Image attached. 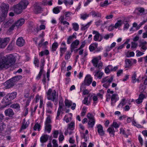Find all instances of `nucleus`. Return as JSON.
Instances as JSON below:
<instances>
[{
	"mask_svg": "<svg viewBox=\"0 0 147 147\" xmlns=\"http://www.w3.org/2000/svg\"><path fill=\"white\" fill-rule=\"evenodd\" d=\"M16 59L12 54L2 57L0 55V69L3 68L7 69L12 66L15 63Z\"/></svg>",
	"mask_w": 147,
	"mask_h": 147,
	"instance_id": "1",
	"label": "nucleus"
},
{
	"mask_svg": "<svg viewBox=\"0 0 147 147\" xmlns=\"http://www.w3.org/2000/svg\"><path fill=\"white\" fill-rule=\"evenodd\" d=\"M101 59V57L99 56L97 57L93 58L91 61L93 66L96 68L98 69L97 71L95 72V74L94 75V76L97 77L99 72L102 69L103 66L102 62L100 61Z\"/></svg>",
	"mask_w": 147,
	"mask_h": 147,
	"instance_id": "2",
	"label": "nucleus"
},
{
	"mask_svg": "<svg viewBox=\"0 0 147 147\" xmlns=\"http://www.w3.org/2000/svg\"><path fill=\"white\" fill-rule=\"evenodd\" d=\"M47 96V98L49 100H51L55 102V104L57 103L58 95L57 94L55 90H52L51 89H49L46 93Z\"/></svg>",
	"mask_w": 147,
	"mask_h": 147,
	"instance_id": "3",
	"label": "nucleus"
},
{
	"mask_svg": "<svg viewBox=\"0 0 147 147\" xmlns=\"http://www.w3.org/2000/svg\"><path fill=\"white\" fill-rule=\"evenodd\" d=\"M22 76L20 75L15 76L6 81L4 83L6 88L8 89L13 87L18 81L21 79Z\"/></svg>",
	"mask_w": 147,
	"mask_h": 147,
	"instance_id": "4",
	"label": "nucleus"
},
{
	"mask_svg": "<svg viewBox=\"0 0 147 147\" xmlns=\"http://www.w3.org/2000/svg\"><path fill=\"white\" fill-rule=\"evenodd\" d=\"M92 78L91 77V76L89 74L87 75L80 86V90H81L83 88H85L86 86H89L92 83Z\"/></svg>",
	"mask_w": 147,
	"mask_h": 147,
	"instance_id": "5",
	"label": "nucleus"
},
{
	"mask_svg": "<svg viewBox=\"0 0 147 147\" xmlns=\"http://www.w3.org/2000/svg\"><path fill=\"white\" fill-rule=\"evenodd\" d=\"M41 5V4L38 3H34L33 11L35 13H40L42 11L43 9L42 8Z\"/></svg>",
	"mask_w": 147,
	"mask_h": 147,
	"instance_id": "6",
	"label": "nucleus"
},
{
	"mask_svg": "<svg viewBox=\"0 0 147 147\" xmlns=\"http://www.w3.org/2000/svg\"><path fill=\"white\" fill-rule=\"evenodd\" d=\"M125 68H129L132 66L134 64H136L137 62V60L135 59H126L125 60Z\"/></svg>",
	"mask_w": 147,
	"mask_h": 147,
	"instance_id": "7",
	"label": "nucleus"
},
{
	"mask_svg": "<svg viewBox=\"0 0 147 147\" xmlns=\"http://www.w3.org/2000/svg\"><path fill=\"white\" fill-rule=\"evenodd\" d=\"M10 39L9 38L7 37L4 38H0V48L5 47L9 42Z\"/></svg>",
	"mask_w": 147,
	"mask_h": 147,
	"instance_id": "8",
	"label": "nucleus"
},
{
	"mask_svg": "<svg viewBox=\"0 0 147 147\" xmlns=\"http://www.w3.org/2000/svg\"><path fill=\"white\" fill-rule=\"evenodd\" d=\"M13 9L15 13L17 14L21 13L23 10L18 3L14 5L13 7Z\"/></svg>",
	"mask_w": 147,
	"mask_h": 147,
	"instance_id": "9",
	"label": "nucleus"
},
{
	"mask_svg": "<svg viewBox=\"0 0 147 147\" xmlns=\"http://www.w3.org/2000/svg\"><path fill=\"white\" fill-rule=\"evenodd\" d=\"M1 11L2 13H7L9 8V5L7 3H3L1 6Z\"/></svg>",
	"mask_w": 147,
	"mask_h": 147,
	"instance_id": "10",
	"label": "nucleus"
},
{
	"mask_svg": "<svg viewBox=\"0 0 147 147\" xmlns=\"http://www.w3.org/2000/svg\"><path fill=\"white\" fill-rule=\"evenodd\" d=\"M9 99L7 95L3 98L1 102L2 104H4L3 105L5 107L11 103V100Z\"/></svg>",
	"mask_w": 147,
	"mask_h": 147,
	"instance_id": "11",
	"label": "nucleus"
},
{
	"mask_svg": "<svg viewBox=\"0 0 147 147\" xmlns=\"http://www.w3.org/2000/svg\"><path fill=\"white\" fill-rule=\"evenodd\" d=\"M79 43V41L77 39L72 42L70 46V50L71 53L73 51L74 49L78 47V46Z\"/></svg>",
	"mask_w": 147,
	"mask_h": 147,
	"instance_id": "12",
	"label": "nucleus"
},
{
	"mask_svg": "<svg viewBox=\"0 0 147 147\" xmlns=\"http://www.w3.org/2000/svg\"><path fill=\"white\" fill-rule=\"evenodd\" d=\"M119 98L118 95L116 94H113L111 97V104L113 106L114 104L118 100Z\"/></svg>",
	"mask_w": 147,
	"mask_h": 147,
	"instance_id": "13",
	"label": "nucleus"
},
{
	"mask_svg": "<svg viewBox=\"0 0 147 147\" xmlns=\"http://www.w3.org/2000/svg\"><path fill=\"white\" fill-rule=\"evenodd\" d=\"M19 5L23 9H25L28 4V0H22L19 3Z\"/></svg>",
	"mask_w": 147,
	"mask_h": 147,
	"instance_id": "14",
	"label": "nucleus"
},
{
	"mask_svg": "<svg viewBox=\"0 0 147 147\" xmlns=\"http://www.w3.org/2000/svg\"><path fill=\"white\" fill-rule=\"evenodd\" d=\"M4 113L6 116L10 117H12L14 114L13 110L10 108L5 110Z\"/></svg>",
	"mask_w": 147,
	"mask_h": 147,
	"instance_id": "15",
	"label": "nucleus"
},
{
	"mask_svg": "<svg viewBox=\"0 0 147 147\" xmlns=\"http://www.w3.org/2000/svg\"><path fill=\"white\" fill-rule=\"evenodd\" d=\"M147 42L146 41H141L140 42L139 46L141 47V50H143L144 51L147 49Z\"/></svg>",
	"mask_w": 147,
	"mask_h": 147,
	"instance_id": "16",
	"label": "nucleus"
},
{
	"mask_svg": "<svg viewBox=\"0 0 147 147\" xmlns=\"http://www.w3.org/2000/svg\"><path fill=\"white\" fill-rule=\"evenodd\" d=\"M25 22V20L23 18H21L18 20L15 23V24L17 28H19L22 26Z\"/></svg>",
	"mask_w": 147,
	"mask_h": 147,
	"instance_id": "17",
	"label": "nucleus"
},
{
	"mask_svg": "<svg viewBox=\"0 0 147 147\" xmlns=\"http://www.w3.org/2000/svg\"><path fill=\"white\" fill-rule=\"evenodd\" d=\"M25 41L22 37H20L17 40L16 44L19 47H22L24 44Z\"/></svg>",
	"mask_w": 147,
	"mask_h": 147,
	"instance_id": "18",
	"label": "nucleus"
},
{
	"mask_svg": "<svg viewBox=\"0 0 147 147\" xmlns=\"http://www.w3.org/2000/svg\"><path fill=\"white\" fill-rule=\"evenodd\" d=\"M17 95V93L15 92L9 93L7 94V96L11 101L15 98L16 97Z\"/></svg>",
	"mask_w": 147,
	"mask_h": 147,
	"instance_id": "19",
	"label": "nucleus"
},
{
	"mask_svg": "<svg viewBox=\"0 0 147 147\" xmlns=\"http://www.w3.org/2000/svg\"><path fill=\"white\" fill-rule=\"evenodd\" d=\"M76 33L75 32L72 35L69 36L67 39V44L69 45L70 44L74 38L76 39Z\"/></svg>",
	"mask_w": 147,
	"mask_h": 147,
	"instance_id": "20",
	"label": "nucleus"
},
{
	"mask_svg": "<svg viewBox=\"0 0 147 147\" xmlns=\"http://www.w3.org/2000/svg\"><path fill=\"white\" fill-rule=\"evenodd\" d=\"M98 132L99 135L101 136H103L105 134V132L103 131V127L100 124L97 125Z\"/></svg>",
	"mask_w": 147,
	"mask_h": 147,
	"instance_id": "21",
	"label": "nucleus"
},
{
	"mask_svg": "<svg viewBox=\"0 0 147 147\" xmlns=\"http://www.w3.org/2000/svg\"><path fill=\"white\" fill-rule=\"evenodd\" d=\"M90 15H91L92 17H100L101 16V13L98 11H95L92 10L90 13Z\"/></svg>",
	"mask_w": 147,
	"mask_h": 147,
	"instance_id": "22",
	"label": "nucleus"
},
{
	"mask_svg": "<svg viewBox=\"0 0 147 147\" xmlns=\"http://www.w3.org/2000/svg\"><path fill=\"white\" fill-rule=\"evenodd\" d=\"M113 79V76H111L110 78L108 77H105L102 79L101 82L102 83H104L105 82H107L108 83H111Z\"/></svg>",
	"mask_w": 147,
	"mask_h": 147,
	"instance_id": "23",
	"label": "nucleus"
},
{
	"mask_svg": "<svg viewBox=\"0 0 147 147\" xmlns=\"http://www.w3.org/2000/svg\"><path fill=\"white\" fill-rule=\"evenodd\" d=\"M92 33L93 34H95L94 37V40L95 41H99L100 34L98 32L94 30L93 31Z\"/></svg>",
	"mask_w": 147,
	"mask_h": 147,
	"instance_id": "24",
	"label": "nucleus"
},
{
	"mask_svg": "<svg viewBox=\"0 0 147 147\" xmlns=\"http://www.w3.org/2000/svg\"><path fill=\"white\" fill-rule=\"evenodd\" d=\"M48 138L49 136L47 134L42 136L40 138V142L42 143L45 142L48 140Z\"/></svg>",
	"mask_w": 147,
	"mask_h": 147,
	"instance_id": "25",
	"label": "nucleus"
},
{
	"mask_svg": "<svg viewBox=\"0 0 147 147\" xmlns=\"http://www.w3.org/2000/svg\"><path fill=\"white\" fill-rule=\"evenodd\" d=\"M95 119H92H92L88 120V125L89 127L93 128L95 124Z\"/></svg>",
	"mask_w": 147,
	"mask_h": 147,
	"instance_id": "26",
	"label": "nucleus"
},
{
	"mask_svg": "<svg viewBox=\"0 0 147 147\" xmlns=\"http://www.w3.org/2000/svg\"><path fill=\"white\" fill-rule=\"evenodd\" d=\"M10 107L18 110H20V105L17 103L12 104L10 106Z\"/></svg>",
	"mask_w": 147,
	"mask_h": 147,
	"instance_id": "27",
	"label": "nucleus"
},
{
	"mask_svg": "<svg viewBox=\"0 0 147 147\" xmlns=\"http://www.w3.org/2000/svg\"><path fill=\"white\" fill-rule=\"evenodd\" d=\"M75 123L74 121L71 122L70 123L68 124L67 129L73 130L74 129Z\"/></svg>",
	"mask_w": 147,
	"mask_h": 147,
	"instance_id": "28",
	"label": "nucleus"
},
{
	"mask_svg": "<svg viewBox=\"0 0 147 147\" xmlns=\"http://www.w3.org/2000/svg\"><path fill=\"white\" fill-rule=\"evenodd\" d=\"M7 13H2L0 14V22L4 21L7 16Z\"/></svg>",
	"mask_w": 147,
	"mask_h": 147,
	"instance_id": "29",
	"label": "nucleus"
},
{
	"mask_svg": "<svg viewBox=\"0 0 147 147\" xmlns=\"http://www.w3.org/2000/svg\"><path fill=\"white\" fill-rule=\"evenodd\" d=\"M107 131L109 133L111 136L113 137L114 136L115 131L113 128L109 127L107 129Z\"/></svg>",
	"mask_w": 147,
	"mask_h": 147,
	"instance_id": "30",
	"label": "nucleus"
},
{
	"mask_svg": "<svg viewBox=\"0 0 147 147\" xmlns=\"http://www.w3.org/2000/svg\"><path fill=\"white\" fill-rule=\"evenodd\" d=\"M98 47L97 44H93L90 45L89 47V49L90 51H93L95 50L96 48Z\"/></svg>",
	"mask_w": 147,
	"mask_h": 147,
	"instance_id": "31",
	"label": "nucleus"
},
{
	"mask_svg": "<svg viewBox=\"0 0 147 147\" xmlns=\"http://www.w3.org/2000/svg\"><path fill=\"white\" fill-rule=\"evenodd\" d=\"M45 130L49 133H50L51 129V124H45Z\"/></svg>",
	"mask_w": 147,
	"mask_h": 147,
	"instance_id": "32",
	"label": "nucleus"
},
{
	"mask_svg": "<svg viewBox=\"0 0 147 147\" xmlns=\"http://www.w3.org/2000/svg\"><path fill=\"white\" fill-rule=\"evenodd\" d=\"M58 46V43L57 42H54L53 43L52 46V51L53 52L55 51L57 48Z\"/></svg>",
	"mask_w": 147,
	"mask_h": 147,
	"instance_id": "33",
	"label": "nucleus"
},
{
	"mask_svg": "<svg viewBox=\"0 0 147 147\" xmlns=\"http://www.w3.org/2000/svg\"><path fill=\"white\" fill-rule=\"evenodd\" d=\"M59 8L61 9V7L57 6L56 7L54 8L53 9V11L54 13L55 14H58L60 12V10Z\"/></svg>",
	"mask_w": 147,
	"mask_h": 147,
	"instance_id": "34",
	"label": "nucleus"
},
{
	"mask_svg": "<svg viewBox=\"0 0 147 147\" xmlns=\"http://www.w3.org/2000/svg\"><path fill=\"white\" fill-rule=\"evenodd\" d=\"M51 116L48 115L45 122V124H51Z\"/></svg>",
	"mask_w": 147,
	"mask_h": 147,
	"instance_id": "35",
	"label": "nucleus"
},
{
	"mask_svg": "<svg viewBox=\"0 0 147 147\" xmlns=\"http://www.w3.org/2000/svg\"><path fill=\"white\" fill-rule=\"evenodd\" d=\"M72 102L67 99H66L65 101V105L68 108H69L72 105Z\"/></svg>",
	"mask_w": 147,
	"mask_h": 147,
	"instance_id": "36",
	"label": "nucleus"
},
{
	"mask_svg": "<svg viewBox=\"0 0 147 147\" xmlns=\"http://www.w3.org/2000/svg\"><path fill=\"white\" fill-rule=\"evenodd\" d=\"M122 24V20H118L117 22H116L115 25L114 26V27L115 28H117L119 27H120L121 26Z\"/></svg>",
	"mask_w": 147,
	"mask_h": 147,
	"instance_id": "37",
	"label": "nucleus"
},
{
	"mask_svg": "<svg viewBox=\"0 0 147 147\" xmlns=\"http://www.w3.org/2000/svg\"><path fill=\"white\" fill-rule=\"evenodd\" d=\"M114 36L113 34V33H110L109 34H107L105 35L103 37L106 40H108L109 38H112Z\"/></svg>",
	"mask_w": 147,
	"mask_h": 147,
	"instance_id": "38",
	"label": "nucleus"
},
{
	"mask_svg": "<svg viewBox=\"0 0 147 147\" xmlns=\"http://www.w3.org/2000/svg\"><path fill=\"white\" fill-rule=\"evenodd\" d=\"M59 107L58 109L62 110V109L64 105L63 100V99H61L59 102Z\"/></svg>",
	"mask_w": 147,
	"mask_h": 147,
	"instance_id": "39",
	"label": "nucleus"
},
{
	"mask_svg": "<svg viewBox=\"0 0 147 147\" xmlns=\"http://www.w3.org/2000/svg\"><path fill=\"white\" fill-rule=\"evenodd\" d=\"M64 3L66 6H67L68 4L72 5L73 3V0H64L63 1Z\"/></svg>",
	"mask_w": 147,
	"mask_h": 147,
	"instance_id": "40",
	"label": "nucleus"
},
{
	"mask_svg": "<svg viewBox=\"0 0 147 147\" xmlns=\"http://www.w3.org/2000/svg\"><path fill=\"white\" fill-rule=\"evenodd\" d=\"M73 29L75 31H78L79 28L78 24L76 23L72 24Z\"/></svg>",
	"mask_w": 147,
	"mask_h": 147,
	"instance_id": "41",
	"label": "nucleus"
},
{
	"mask_svg": "<svg viewBox=\"0 0 147 147\" xmlns=\"http://www.w3.org/2000/svg\"><path fill=\"white\" fill-rule=\"evenodd\" d=\"M92 21H91L90 22H88L87 24L85 26H82L81 28V29L82 30H85L91 24Z\"/></svg>",
	"mask_w": 147,
	"mask_h": 147,
	"instance_id": "42",
	"label": "nucleus"
},
{
	"mask_svg": "<svg viewBox=\"0 0 147 147\" xmlns=\"http://www.w3.org/2000/svg\"><path fill=\"white\" fill-rule=\"evenodd\" d=\"M40 125L38 123H36L33 129L35 131H36L37 129H38V131H39L40 129Z\"/></svg>",
	"mask_w": 147,
	"mask_h": 147,
	"instance_id": "43",
	"label": "nucleus"
},
{
	"mask_svg": "<svg viewBox=\"0 0 147 147\" xmlns=\"http://www.w3.org/2000/svg\"><path fill=\"white\" fill-rule=\"evenodd\" d=\"M81 18L84 20L86 19L87 18L89 17V14L85 13H82L80 15Z\"/></svg>",
	"mask_w": 147,
	"mask_h": 147,
	"instance_id": "44",
	"label": "nucleus"
},
{
	"mask_svg": "<svg viewBox=\"0 0 147 147\" xmlns=\"http://www.w3.org/2000/svg\"><path fill=\"white\" fill-rule=\"evenodd\" d=\"M44 39L43 38H42L41 40L39 42L38 45V47L39 50L43 46V42L44 41Z\"/></svg>",
	"mask_w": 147,
	"mask_h": 147,
	"instance_id": "45",
	"label": "nucleus"
},
{
	"mask_svg": "<svg viewBox=\"0 0 147 147\" xmlns=\"http://www.w3.org/2000/svg\"><path fill=\"white\" fill-rule=\"evenodd\" d=\"M14 46V43L13 42H11L9 45L7 49L8 50H12L13 49Z\"/></svg>",
	"mask_w": 147,
	"mask_h": 147,
	"instance_id": "46",
	"label": "nucleus"
},
{
	"mask_svg": "<svg viewBox=\"0 0 147 147\" xmlns=\"http://www.w3.org/2000/svg\"><path fill=\"white\" fill-rule=\"evenodd\" d=\"M47 107L48 109H52L53 108V104L51 101H48L46 104Z\"/></svg>",
	"mask_w": 147,
	"mask_h": 147,
	"instance_id": "47",
	"label": "nucleus"
},
{
	"mask_svg": "<svg viewBox=\"0 0 147 147\" xmlns=\"http://www.w3.org/2000/svg\"><path fill=\"white\" fill-rule=\"evenodd\" d=\"M87 108L85 107H84L82 109V112L81 113V116H84L86 112Z\"/></svg>",
	"mask_w": 147,
	"mask_h": 147,
	"instance_id": "48",
	"label": "nucleus"
},
{
	"mask_svg": "<svg viewBox=\"0 0 147 147\" xmlns=\"http://www.w3.org/2000/svg\"><path fill=\"white\" fill-rule=\"evenodd\" d=\"M109 4L108 0H105L104 2H102L100 4V6L102 7H104L105 6H107Z\"/></svg>",
	"mask_w": 147,
	"mask_h": 147,
	"instance_id": "49",
	"label": "nucleus"
},
{
	"mask_svg": "<svg viewBox=\"0 0 147 147\" xmlns=\"http://www.w3.org/2000/svg\"><path fill=\"white\" fill-rule=\"evenodd\" d=\"M87 117L88 119V120H92L95 119L94 116L93 114L90 113H88L87 115Z\"/></svg>",
	"mask_w": 147,
	"mask_h": 147,
	"instance_id": "50",
	"label": "nucleus"
},
{
	"mask_svg": "<svg viewBox=\"0 0 147 147\" xmlns=\"http://www.w3.org/2000/svg\"><path fill=\"white\" fill-rule=\"evenodd\" d=\"M33 97L32 96H30L29 97V98L27 100L26 103L25 107H26L28 106L29 105V103L31 101V99L33 98Z\"/></svg>",
	"mask_w": 147,
	"mask_h": 147,
	"instance_id": "51",
	"label": "nucleus"
},
{
	"mask_svg": "<svg viewBox=\"0 0 147 147\" xmlns=\"http://www.w3.org/2000/svg\"><path fill=\"white\" fill-rule=\"evenodd\" d=\"M125 99H123L120 103L118 105L117 107L119 108H120V107H122L125 104Z\"/></svg>",
	"mask_w": 147,
	"mask_h": 147,
	"instance_id": "52",
	"label": "nucleus"
},
{
	"mask_svg": "<svg viewBox=\"0 0 147 147\" xmlns=\"http://www.w3.org/2000/svg\"><path fill=\"white\" fill-rule=\"evenodd\" d=\"M120 134H122L125 136L126 137L128 138V136L126 134L125 130L123 129V128H121L120 129Z\"/></svg>",
	"mask_w": 147,
	"mask_h": 147,
	"instance_id": "53",
	"label": "nucleus"
},
{
	"mask_svg": "<svg viewBox=\"0 0 147 147\" xmlns=\"http://www.w3.org/2000/svg\"><path fill=\"white\" fill-rule=\"evenodd\" d=\"M112 67L111 65H109L107 67H106L105 69V72L106 73H108L110 71V68Z\"/></svg>",
	"mask_w": 147,
	"mask_h": 147,
	"instance_id": "54",
	"label": "nucleus"
},
{
	"mask_svg": "<svg viewBox=\"0 0 147 147\" xmlns=\"http://www.w3.org/2000/svg\"><path fill=\"white\" fill-rule=\"evenodd\" d=\"M71 54V53H70L69 51H67L65 57V59L66 60L69 59L70 57Z\"/></svg>",
	"mask_w": 147,
	"mask_h": 147,
	"instance_id": "55",
	"label": "nucleus"
},
{
	"mask_svg": "<svg viewBox=\"0 0 147 147\" xmlns=\"http://www.w3.org/2000/svg\"><path fill=\"white\" fill-rule=\"evenodd\" d=\"M102 22L101 20H99L96 22H95V24L97 27H98L100 25L102 26Z\"/></svg>",
	"mask_w": 147,
	"mask_h": 147,
	"instance_id": "56",
	"label": "nucleus"
},
{
	"mask_svg": "<svg viewBox=\"0 0 147 147\" xmlns=\"http://www.w3.org/2000/svg\"><path fill=\"white\" fill-rule=\"evenodd\" d=\"M34 63L35 64L36 66L38 67L39 66V61L37 58H35L34 61Z\"/></svg>",
	"mask_w": 147,
	"mask_h": 147,
	"instance_id": "57",
	"label": "nucleus"
},
{
	"mask_svg": "<svg viewBox=\"0 0 147 147\" xmlns=\"http://www.w3.org/2000/svg\"><path fill=\"white\" fill-rule=\"evenodd\" d=\"M125 19L124 20L123 22V23L125 24L123 28V29L124 30L125 29H128L129 27V24L128 23H127L126 24L124 23V22L125 21Z\"/></svg>",
	"mask_w": 147,
	"mask_h": 147,
	"instance_id": "58",
	"label": "nucleus"
},
{
	"mask_svg": "<svg viewBox=\"0 0 147 147\" xmlns=\"http://www.w3.org/2000/svg\"><path fill=\"white\" fill-rule=\"evenodd\" d=\"M0 129L1 131H2L6 127L5 124L3 122H2L0 124Z\"/></svg>",
	"mask_w": 147,
	"mask_h": 147,
	"instance_id": "59",
	"label": "nucleus"
},
{
	"mask_svg": "<svg viewBox=\"0 0 147 147\" xmlns=\"http://www.w3.org/2000/svg\"><path fill=\"white\" fill-rule=\"evenodd\" d=\"M59 131L58 130H55L53 133V136L55 138H57L59 134Z\"/></svg>",
	"mask_w": 147,
	"mask_h": 147,
	"instance_id": "60",
	"label": "nucleus"
},
{
	"mask_svg": "<svg viewBox=\"0 0 147 147\" xmlns=\"http://www.w3.org/2000/svg\"><path fill=\"white\" fill-rule=\"evenodd\" d=\"M131 45V48L134 49L136 48L138 46V44L136 42H132Z\"/></svg>",
	"mask_w": 147,
	"mask_h": 147,
	"instance_id": "61",
	"label": "nucleus"
},
{
	"mask_svg": "<svg viewBox=\"0 0 147 147\" xmlns=\"http://www.w3.org/2000/svg\"><path fill=\"white\" fill-rule=\"evenodd\" d=\"M136 74L134 73L132 76V82L133 83L135 82L136 81Z\"/></svg>",
	"mask_w": 147,
	"mask_h": 147,
	"instance_id": "62",
	"label": "nucleus"
},
{
	"mask_svg": "<svg viewBox=\"0 0 147 147\" xmlns=\"http://www.w3.org/2000/svg\"><path fill=\"white\" fill-rule=\"evenodd\" d=\"M52 143L53 144V147H58V144L56 140L53 139L52 141Z\"/></svg>",
	"mask_w": 147,
	"mask_h": 147,
	"instance_id": "63",
	"label": "nucleus"
},
{
	"mask_svg": "<svg viewBox=\"0 0 147 147\" xmlns=\"http://www.w3.org/2000/svg\"><path fill=\"white\" fill-rule=\"evenodd\" d=\"M16 26V25L14 23L13 24L9 29L8 30V31L9 32H11L13 30H14V29L15 27Z\"/></svg>",
	"mask_w": 147,
	"mask_h": 147,
	"instance_id": "64",
	"label": "nucleus"
}]
</instances>
